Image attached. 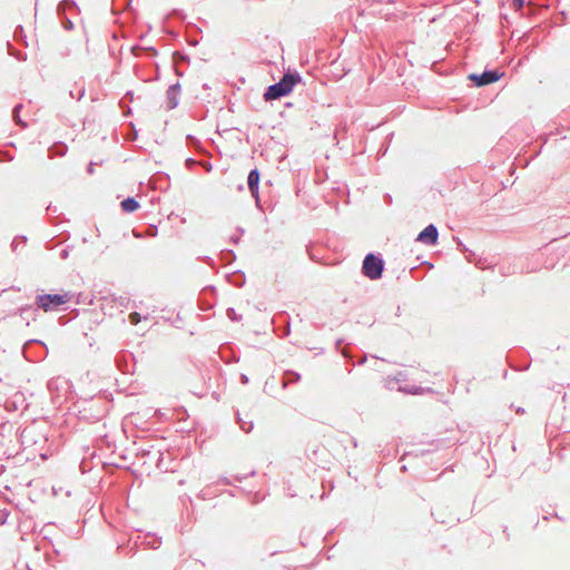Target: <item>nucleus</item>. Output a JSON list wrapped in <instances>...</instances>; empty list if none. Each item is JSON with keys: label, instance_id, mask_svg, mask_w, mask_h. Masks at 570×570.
Segmentation results:
<instances>
[{"label": "nucleus", "instance_id": "obj_4", "mask_svg": "<svg viewBox=\"0 0 570 570\" xmlns=\"http://www.w3.org/2000/svg\"><path fill=\"white\" fill-rule=\"evenodd\" d=\"M502 76H503L502 72H499L498 70H493V71H484L481 75L471 73L469 76V79L471 81H473L476 86L481 87V86H487V85L498 81Z\"/></svg>", "mask_w": 570, "mask_h": 570}, {"label": "nucleus", "instance_id": "obj_12", "mask_svg": "<svg viewBox=\"0 0 570 570\" xmlns=\"http://www.w3.org/2000/svg\"><path fill=\"white\" fill-rule=\"evenodd\" d=\"M228 315H229V317H232V318H236V316H235V312H234V309H233V308H229V309H228Z\"/></svg>", "mask_w": 570, "mask_h": 570}, {"label": "nucleus", "instance_id": "obj_8", "mask_svg": "<svg viewBox=\"0 0 570 570\" xmlns=\"http://www.w3.org/2000/svg\"><path fill=\"white\" fill-rule=\"evenodd\" d=\"M250 176H252V196L255 197L256 202L258 203V197H257L256 190L254 188V185H256L258 181V173L256 170H252Z\"/></svg>", "mask_w": 570, "mask_h": 570}, {"label": "nucleus", "instance_id": "obj_11", "mask_svg": "<svg viewBox=\"0 0 570 570\" xmlns=\"http://www.w3.org/2000/svg\"><path fill=\"white\" fill-rule=\"evenodd\" d=\"M514 3L518 8H521L523 6V0H514Z\"/></svg>", "mask_w": 570, "mask_h": 570}, {"label": "nucleus", "instance_id": "obj_7", "mask_svg": "<svg viewBox=\"0 0 570 570\" xmlns=\"http://www.w3.org/2000/svg\"><path fill=\"white\" fill-rule=\"evenodd\" d=\"M7 363L4 360V352L0 350V382L2 381L3 376H7Z\"/></svg>", "mask_w": 570, "mask_h": 570}, {"label": "nucleus", "instance_id": "obj_3", "mask_svg": "<svg viewBox=\"0 0 570 570\" xmlns=\"http://www.w3.org/2000/svg\"><path fill=\"white\" fill-rule=\"evenodd\" d=\"M68 296L67 295H60V294H46L40 295L37 298V305L42 308L45 312H48L51 309V307L62 305L67 303Z\"/></svg>", "mask_w": 570, "mask_h": 570}, {"label": "nucleus", "instance_id": "obj_10", "mask_svg": "<svg viewBox=\"0 0 570 570\" xmlns=\"http://www.w3.org/2000/svg\"><path fill=\"white\" fill-rule=\"evenodd\" d=\"M129 320H130L131 324L136 325L140 322V315L138 313L134 312L129 315Z\"/></svg>", "mask_w": 570, "mask_h": 570}, {"label": "nucleus", "instance_id": "obj_9", "mask_svg": "<svg viewBox=\"0 0 570 570\" xmlns=\"http://www.w3.org/2000/svg\"><path fill=\"white\" fill-rule=\"evenodd\" d=\"M228 187L230 188L232 191H236V193H243L244 191V186L242 184H237L235 178H232L229 180Z\"/></svg>", "mask_w": 570, "mask_h": 570}, {"label": "nucleus", "instance_id": "obj_1", "mask_svg": "<svg viewBox=\"0 0 570 570\" xmlns=\"http://www.w3.org/2000/svg\"><path fill=\"white\" fill-rule=\"evenodd\" d=\"M299 81V77L286 73L282 80L275 85L268 87L265 98L266 100L277 99L289 94L293 87Z\"/></svg>", "mask_w": 570, "mask_h": 570}, {"label": "nucleus", "instance_id": "obj_2", "mask_svg": "<svg viewBox=\"0 0 570 570\" xmlns=\"http://www.w3.org/2000/svg\"><path fill=\"white\" fill-rule=\"evenodd\" d=\"M383 265L384 264L381 258L373 254H368L363 262V274L371 279H377L382 275Z\"/></svg>", "mask_w": 570, "mask_h": 570}, {"label": "nucleus", "instance_id": "obj_6", "mask_svg": "<svg viewBox=\"0 0 570 570\" xmlns=\"http://www.w3.org/2000/svg\"><path fill=\"white\" fill-rule=\"evenodd\" d=\"M120 206L121 209L126 213H134L139 208L138 202L131 197L124 199Z\"/></svg>", "mask_w": 570, "mask_h": 570}, {"label": "nucleus", "instance_id": "obj_5", "mask_svg": "<svg viewBox=\"0 0 570 570\" xmlns=\"http://www.w3.org/2000/svg\"><path fill=\"white\" fill-rule=\"evenodd\" d=\"M439 233L434 225H429L419 235L416 240L426 245H434L438 242Z\"/></svg>", "mask_w": 570, "mask_h": 570}, {"label": "nucleus", "instance_id": "obj_13", "mask_svg": "<svg viewBox=\"0 0 570 570\" xmlns=\"http://www.w3.org/2000/svg\"><path fill=\"white\" fill-rule=\"evenodd\" d=\"M243 180L246 181V184L249 186V175L246 177H243Z\"/></svg>", "mask_w": 570, "mask_h": 570}]
</instances>
